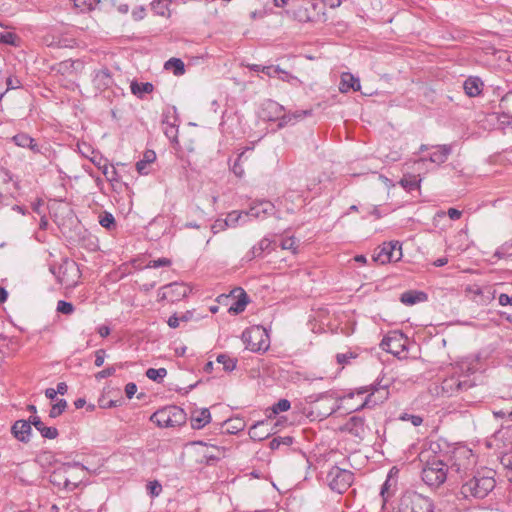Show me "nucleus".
<instances>
[{
    "mask_svg": "<svg viewBox=\"0 0 512 512\" xmlns=\"http://www.w3.org/2000/svg\"><path fill=\"white\" fill-rule=\"evenodd\" d=\"M478 372V359L461 361L453 368L452 374L441 382V395L451 397L474 387L479 378Z\"/></svg>",
    "mask_w": 512,
    "mask_h": 512,
    "instance_id": "f257e3e1",
    "label": "nucleus"
},
{
    "mask_svg": "<svg viewBox=\"0 0 512 512\" xmlns=\"http://www.w3.org/2000/svg\"><path fill=\"white\" fill-rule=\"evenodd\" d=\"M495 487V480L492 476H473L471 479L462 484L459 495L463 499H483Z\"/></svg>",
    "mask_w": 512,
    "mask_h": 512,
    "instance_id": "f03ea898",
    "label": "nucleus"
},
{
    "mask_svg": "<svg viewBox=\"0 0 512 512\" xmlns=\"http://www.w3.org/2000/svg\"><path fill=\"white\" fill-rule=\"evenodd\" d=\"M398 512H434V504L429 497L407 490L400 497Z\"/></svg>",
    "mask_w": 512,
    "mask_h": 512,
    "instance_id": "7ed1b4c3",
    "label": "nucleus"
},
{
    "mask_svg": "<svg viewBox=\"0 0 512 512\" xmlns=\"http://www.w3.org/2000/svg\"><path fill=\"white\" fill-rule=\"evenodd\" d=\"M150 420L160 428L177 427L186 422V413L182 408L171 405L154 412Z\"/></svg>",
    "mask_w": 512,
    "mask_h": 512,
    "instance_id": "20e7f679",
    "label": "nucleus"
},
{
    "mask_svg": "<svg viewBox=\"0 0 512 512\" xmlns=\"http://www.w3.org/2000/svg\"><path fill=\"white\" fill-rule=\"evenodd\" d=\"M448 464L434 456L422 469V480L430 487H439L448 478Z\"/></svg>",
    "mask_w": 512,
    "mask_h": 512,
    "instance_id": "39448f33",
    "label": "nucleus"
},
{
    "mask_svg": "<svg viewBox=\"0 0 512 512\" xmlns=\"http://www.w3.org/2000/svg\"><path fill=\"white\" fill-rule=\"evenodd\" d=\"M245 348L252 352H265L270 345L267 331L262 326H253L242 333Z\"/></svg>",
    "mask_w": 512,
    "mask_h": 512,
    "instance_id": "423d86ee",
    "label": "nucleus"
},
{
    "mask_svg": "<svg viewBox=\"0 0 512 512\" xmlns=\"http://www.w3.org/2000/svg\"><path fill=\"white\" fill-rule=\"evenodd\" d=\"M325 480L332 491L342 494L353 483L354 474L347 469L333 466L328 471Z\"/></svg>",
    "mask_w": 512,
    "mask_h": 512,
    "instance_id": "0eeeda50",
    "label": "nucleus"
},
{
    "mask_svg": "<svg viewBox=\"0 0 512 512\" xmlns=\"http://www.w3.org/2000/svg\"><path fill=\"white\" fill-rule=\"evenodd\" d=\"M449 460L448 473L450 477H452L454 473L459 475L462 473L466 474L475 464L472 451L466 448H459L453 451Z\"/></svg>",
    "mask_w": 512,
    "mask_h": 512,
    "instance_id": "6e6552de",
    "label": "nucleus"
},
{
    "mask_svg": "<svg viewBox=\"0 0 512 512\" xmlns=\"http://www.w3.org/2000/svg\"><path fill=\"white\" fill-rule=\"evenodd\" d=\"M316 8L317 3L314 0H295L287 13L297 21L307 23L313 20Z\"/></svg>",
    "mask_w": 512,
    "mask_h": 512,
    "instance_id": "1a4fd4ad",
    "label": "nucleus"
},
{
    "mask_svg": "<svg viewBox=\"0 0 512 512\" xmlns=\"http://www.w3.org/2000/svg\"><path fill=\"white\" fill-rule=\"evenodd\" d=\"M402 257V248L398 241L384 243L374 254L373 261L380 264H386L392 261H398Z\"/></svg>",
    "mask_w": 512,
    "mask_h": 512,
    "instance_id": "9d476101",
    "label": "nucleus"
},
{
    "mask_svg": "<svg viewBox=\"0 0 512 512\" xmlns=\"http://www.w3.org/2000/svg\"><path fill=\"white\" fill-rule=\"evenodd\" d=\"M388 383L382 384L381 381L374 383L370 386L362 387L358 390V394H364L370 392L365 399L363 406L376 405L383 402L388 398Z\"/></svg>",
    "mask_w": 512,
    "mask_h": 512,
    "instance_id": "9b49d317",
    "label": "nucleus"
},
{
    "mask_svg": "<svg viewBox=\"0 0 512 512\" xmlns=\"http://www.w3.org/2000/svg\"><path fill=\"white\" fill-rule=\"evenodd\" d=\"M275 206L272 202L261 200L254 202L249 210L245 212V217H252L255 219H264L269 215H273Z\"/></svg>",
    "mask_w": 512,
    "mask_h": 512,
    "instance_id": "f8f14e48",
    "label": "nucleus"
},
{
    "mask_svg": "<svg viewBox=\"0 0 512 512\" xmlns=\"http://www.w3.org/2000/svg\"><path fill=\"white\" fill-rule=\"evenodd\" d=\"M92 83L97 92H103L113 84V77L108 68L97 70L93 74Z\"/></svg>",
    "mask_w": 512,
    "mask_h": 512,
    "instance_id": "ddd939ff",
    "label": "nucleus"
},
{
    "mask_svg": "<svg viewBox=\"0 0 512 512\" xmlns=\"http://www.w3.org/2000/svg\"><path fill=\"white\" fill-rule=\"evenodd\" d=\"M284 108L279 103L273 100H267L263 103L261 108V117L267 121H276L279 120L281 122V117L283 116Z\"/></svg>",
    "mask_w": 512,
    "mask_h": 512,
    "instance_id": "4468645a",
    "label": "nucleus"
},
{
    "mask_svg": "<svg viewBox=\"0 0 512 512\" xmlns=\"http://www.w3.org/2000/svg\"><path fill=\"white\" fill-rule=\"evenodd\" d=\"M368 427L365 424V419L360 416H352L344 425V430L348 433L363 439L366 435Z\"/></svg>",
    "mask_w": 512,
    "mask_h": 512,
    "instance_id": "2eb2a0df",
    "label": "nucleus"
},
{
    "mask_svg": "<svg viewBox=\"0 0 512 512\" xmlns=\"http://www.w3.org/2000/svg\"><path fill=\"white\" fill-rule=\"evenodd\" d=\"M31 417L28 421L26 420H17L11 427V432L13 436L21 441V442H28L30 440L31 435Z\"/></svg>",
    "mask_w": 512,
    "mask_h": 512,
    "instance_id": "dca6fc26",
    "label": "nucleus"
},
{
    "mask_svg": "<svg viewBox=\"0 0 512 512\" xmlns=\"http://www.w3.org/2000/svg\"><path fill=\"white\" fill-rule=\"evenodd\" d=\"M249 436L252 440L262 441L268 438L271 434L269 428V419L261 420L253 424L249 429Z\"/></svg>",
    "mask_w": 512,
    "mask_h": 512,
    "instance_id": "f3484780",
    "label": "nucleus"
},
{
    "mask_svg": "<svg viewBox=\"0 0 512 512\" xmlns=\"http://www.w3.org/2000/svg\"><path fill=\"white\" fill-rule=\"evenodd\" d=\"M434 151L430 154L428 160L437 165H441L447 161L452 153V146L448 144L432 146Z\"/></svg>",
    "mask_w": 512,
    "mask_h": 512,
    "instance_id": "a211bd4d",
    "label": "nucleus"
},
{
    "mask_svg": "<svg viewBox=\"0 0 512 512\" xmlns=\"http://www.w3.org/2000/svg\"><path fill=\"white\" fill-rule=\"evenodd\" d=\"M65 474L61 467L54 470L49 477L50 483L56 487L72 491L77 487V484L71 483Z\"/></svg>",
    "mask_w": 512,
    "mask_h": 512,
    "instance_id": "6ab92c4d",
    "label": "nucleus"
},
{
    "mask_svg": "<svg viewBox=\"0 0 512 512\" xmlns=\"http://www.w3.org/2000/svg\"><path fill=\"white\" fill-rule=\"evenodd\" d=\"M210 421L211 414L207 408L193 411L190 417L191 427L193 429H201Z\"/></svg>",
    "mask_w": 512,
    "mask_h": 512,
    "instance_id": "aec40b11",
    "label": "nucleus"
},
{
    "mask_svg": "<svg viewBox=\"0 0 512 512\" xmlns=\"http://www.w3.org/2000/svg\"><path fill=\"white\" fill-rule=\"evenodd\" d=\"M428 296L423 291L409 290L401 294L400 301L404 305L412 306L427 301Z\"/></svg>",
    "mask_w": 512,
    "mask_h": 512,
    "instance_id": "412c9836",
    "label": "nucleus"
},
{
    "mask_svg": "<svg viewBox=\"0 0 512 512\" xmlns=\"http://www.w3.org/2000/svg\"><path fill=\"white\" fill-rule=\"evenodd\" d=\"M483 82L479 77H468L463 84V89L469 97H476L482 93Z\"/></svg>",
    "mask_w": 512,
    "mask_h": 512,
    "instance_id": "4be33fe9",
    "label": "nucleus"
},
{
    "mask_svg": "<svg viewBox=\"0 0 512 512\" xmlns=\"http://www.w3.org/2000/svg\"><path fill=\"white\" fill-rule=\"evenodd\" d=\"M245 212H237L233 211L229 213L225 220H217L215 224L213 225V228H220L223 229L224 227H234L239 222L244 223L246 221Z\"/></svg>",
    "mask_w": 512,
    "mask_h": 512,
    "instance_id": "5701e85b",
    "label": "nucleus"
},
{
    "mask_svg": "<svg viewBox=\"0 0 512 512\" xmlns=\"http://www.w3.org/2000/svg\"><path fill=\"white\" fill-rule=\"evenodd\" d=\"M271 243V240L266 237L261 239L246 253L245 259L247 261H252L255 258L262 257L263 253L270 249Z\"/></svg>",
    "mask_w": 512,
    "mask_h": 512,
    "instance_id": "b1692460",
    "label": "nucleus"
},
{
    "mask_svg": "<svg viewBox=\"0 0 512 512\" xmlns=\"http://www.w3.org/2000/svg\"><path fill=\"white\" fill-rule=\"evenodd\" d=\"M31 423L40 432L43 438L55 439L58 436V430L55 427H47L40 419V417L31 416Z\"/></svg>",
    "mask_w": 512,
    "mask_h": 512,
    "instance_id": "393cba45",
    "label": "nucleus"
},
{
    "mask_svg": "<svg viewBox=\"0 0 512 512\" xmlns=\"http://www.w3.org/2000/svg\"><path fill=\"white\" fill-rule=\"evenodd\" d=\"M471 292L474 294L475 298L474 300L481 305H487L495 298V290L491 287H477L476 289L471 290Z\"/></svg>",
    "mask_w": 512,
    "mask_h": 512,
    "instance_id": "a878e982",
    "label": "nucleus"
},
{
    "mask_svg": "<svg viewBox=\"0 0 512 512\" xmlns=\"http://www.w3.org/2000/svg\"><path fill=\"white\" fill-rule=\"evenodd\" d=\"M12 140L19 147H23V148L27 147L36 153L40 152L39 146L37 145L35 140L32 137H30L28 134L19 133V134L13 136Z\"/></svg>",
    "mask_w": 512,
    "mask_h": 512,
    "instance_id": "bb28decb",
    "label": "nucleus"
},
{
    "mask_svg": "<svg viewBox=\"0 0 512 512\" xmlns=\"http://www.w3.org/2000/svg\"><path fill=\"white\" fill-rule=\"evenodd\" d=\"M103 174L105 175L106 179L111 183L112 189L114 191L121 190V183L118 178V172L116 168L113 165H109L108 163L103 164Z\"/></svg>",
    "mask_w": 512,
    "mask_h": 512,
    "instance_id": "cd10ccee",
    "label": "nucleus"
},
{
    "mask_svg": "<svg viewBox=\"0 0 512 512\" xmlns=\"http://www.w3.org/2000/svg\"><path fill=\"white\" fill-rule=\"evenodd\" d=\"M156 160V153L153 150H146L143 158L136 163V169L139 174H148V166Z\"/></svg>",
    "mask_w": 512,
    "mask_h": 512,
    "instance_id": "c85d7f7f",
    "label": "nucleus"
},
{
    "mask_svg": "<svg viewBox=\"0 0 512 512\" xmlns=\"http://www.w3.org/2000/svg\"><path fill=\"white\" fill-rule=\"evenodd\" d=\"M360 81L350 73H344L341 77L340 91L348 92L350 89L354 91L360 90Z\"/></svg>",
    "mask_w": 512,
    "mask_h": 512,
    "instance_id": "c756f323",
    "label": "nucleus"
},
{
    "mask_svg": "<svg viewBox=\"0 0 512 512\" xmlns=\"http://www.w3.org/2000/svg\"><path fill=\"white\" fill-rule=\"evenodd\" d=\"M312 115V110H299L292 114H283L281 117V122H279V127H284L285 125L296 122L300 119H303L304 117Z\"/></svg>",
    "mask_w": 512,
    "mask_h": 512,
    "instance_id": "7c9ffc66",
    "label": "nucleus"
},
{
    "mask_svg": "<svg viewBox=\"0 0 512 512\" xmlns=\"http://www.w3.org/2000/svg\"><path fill=\"white\" fill-rule=\"evenodd\" d=\"M130 89L132 94L139 98H142L145 93H151L154 89V86L150 82L139 83L137 81H132Z\"/></svg>",
    "mask_w": 512,
    "mask_h": 512,
    "instance_id": "2f4dec72",
    "label": "nucleus"
},
{
    "mask_svg": "<svg viewBox=\"0 0 512 512\" xmlns=\"http://www.w3.org/2000/svg\"><path fill=\"white\" fill-rule=\"evenodd\" d=\"M291 407V403L287 399H280L276 402L271 408L266 410L267 418L271 419L275 417L280 412L288 411Z\"/></svg>",
    "mask_w": 512,
    "mask_h": 512,
    "instance_id": "473e14b6",
    "label": "nucleus"
},
{
    "mask_svg": "<svg viewBox=\"0 0 512 512\" xmlns=\"http://www.w3.org/2000/svg\"><path fill=\"white\" fill-rule=\"evenodd\" d=\"M166 70H172L173 74L176 76H181L185 73V65L184 62L179 58H171L169 59L165 65Z\"/></svg>",
    "mask_w": 512,
    "mask_h": 512,
    "instance_id": "72a5a7b5",
    "label": "nucleus"
},
{
    "mask_svg": "<svg viewBox=\"0 0 512 512\" xmlns=\"http://www.w3.org/2000/svg\"><path fill=\"white\" fill-rule=\"evenodd\" d=\"M163 123V132L164 134L166 135V137L172 141V142H177V138H178V127L175 123H170L168 121V117L165 116V118L163 119L162 121Z\"/></svg>",
    "mask_w": 512,
    "mask_h": 512,
    "instance_id": "f704fd0d",
    "label": "nucleus"
},
{
    "mask_svg": "<svg viewBox=\"0 0 512 512\" xmlns=\"http://www.w3.org/2000/svg\"><path fill=\"white\" fill-rule=\"evenodd\" d=\"M421 179L419 175H404L400 180L401 186L406 190H416L420 188Z\"/></svg>",
    "mask_w": 512,
    "mask_h": 512,
    "instance_id": "c9c22d12",
    "label": "nucleus"
},
{
    "mask_svg": "<svg viewBox=\"0 0 512 512\" xmlns=\"http://www.w3.org/2000/svg\"><path fill=\"white\" fill-rule=\"evenodd\" d=\"M503 114L512 118V92L505 94L499 103Z\"/></svg>",
    "mask_w": 512,
    "mask_h": 512,
    "instance_id": "e433bc0d",
    "label": "nucleus"
},
{
    "mask_svg": "<svg viewBox=\"0 0 512 512\" xmlns=\"http://www.w3.org/2000/svg\"><path fill=\"white\" fill-rule=\"evenodd\" d=\"M247 151H252V149L250 148H247L246 150H244L243 152H241L237 159L235 160L233 166H232V171L233 173L238 176V177H242L243 174H244V169L241 165V163L243 161H246L247 160V156L245 155Z\"/></svg>",
    "mask_w": 512,
    "mask_h": 512,
    "instance_id": "4c0bfd02",
    "label": "nucleus"
},
{
    "mask_svg": "<svg viewBox=\"0 0 512 512\" xmlns=\"http://www.w3.org/2000/svg\"><path fill=\"white\" fill-rule=\"evenodd\" d=\"M145 375L150 380L160 383L167 375V370L165 368H149L147 369Z\"/></svg>",
    "mask_w": 512,
    "mask_h": 512,
    "instance_id": "58836bf2",
    "label": "nucleus"
},
{
    "mask_svg": "<svg viewBox=\"0 0 512 512\" xmlns=\"http://www.w3.org/2000/svg\"><path fill=\"white\" fill-rule=\"evenodd\" d=\"M216 361L223 365L225 371H233L236 368L237 360L229 357L226 354H220L217 356Z\"/></svg>",
    "mask_w": 512,
    "mask_h": 512,
    "instance_id": "ea45409f",
    "label": "nucleus"
},
{
    "mask_svg": "<svg viewBox=\"0 0 512 512\" xmlns=\"http://www.w3.org/2000/svg\"><path fill=\"white\" fill-rule=\"evenodd\" d=\"M152 10L160 16H168L169 8L166 0H155L151 3Z\"/></svg>",
    "mask_w": 512,
    "mask_h": 512,
    "instance_id": "a19ab883",
    "label": "nucleus"
},
{
    "mask_svg": "<svg viewBox=\"0 0 512 512\" xmlns=\"http://www.w3.org/2000/svg\"><path fill=\"white\" fill-rule=\"evenodd\" d=\"M294 439L291 436H279L273 438L270 443L269 447L272 450L278 449L281 445L284 446H290L293 443Z\"/></svg>",
    "mask_w": 512,
    "mask_h": 512,
    "instance_id": "79ce46f5",
    "label": "nucleus"
},
{
    "mask_svg": "<svg viewBox=\"0 0 512 512\" xmlns=\"http://www.w3.org/2000/svg\"><path fill=\"white\" fill-rule=\"evenodd\" d=\"M66 408H67L66 400L59 399L57 401V403L52 405V407L50 409V412H49V417L50 418H57L58 416H60L65 411Z\"/></svg>",
    "mask_w": 512,
    "mask_h": 512,
    "instance_id": "37998d69",
    "label": "nucleus"
},
{
    "mask_svg": "<svg viewBox=\"0 0 512 512\" xmlns=\"http://www.w3.org/2000/svg\"><path fill=\"white\" fill-rule=\"evenodd\" d=\"M280 246L284 250H290L293 253H296L297 250V240L293 236L284 237L281 239Z\"/></svg>",
    "mask_w": 512,
    "mask_h": 512,
    "instance_id": "c03bdc74",
    "label": "nucleus"
},
{
    "mask_svg": "<svg viewBox=\"0 0 512 512\" xmlns=\"http://www.w3.org/2000/svg\"><path fill=\"white\" fill-rule=\"evenodd\" d=\"M19 38L13 32H0V43L17 46Z\"/></svg>",
    "mask_w": 512,
    "mask_h": 512,
    "instance_id": "a18cd8bd",
    "label": "nucleus"
},
{
    "mask_svg": "<svg viewBox=\"0 0 512 512\" xmlns=\"http://www.w3.org/2000/svg\"><path fill=\"white\" fill-rule=\"evenodd\" d=\"M247 303H248L247 295L245 293H243L242 297L239 298L237 301H235L233 303V305H231V307L229 308V311L234 312V313H240V312L244 311Z\"/></svg>",
    "mask_w": 512,
    "mask_h": 512,
    "instance_id": "49530a36",
    "label": "nucleus"
},
{
    "mask_svg": "<svg viewBox=\"0 0 512 512\" xmlns=\"http://www.w3.org/2000/svg\"><path fill=\"white\" fill-rule=\"evenodd\" d=\"M99 223L102 227L111 229L115 226L114 216L111 213L104 212L102 215H100Z\"/></svg>",
    "mask_w": 512,
    "mask_h": 512,
    "instance_id": "de8ad7c7",
    "label": "nucleus"
},
{
    "mask_svg": "<svg viewBox=\"0 0 512 512\" xmlns=\"http://www.w3.org/2000/svg\"><path fill=\"white\" fill-rule=\"evenodd\" d=\"M56 310L64 315H71L74 312V306L70 302L59 300Z\"/></svg>",
    "mask_w": 512,
    "mask_h": 512,
    "instance_id": "09e8293b",
    "label": "nucleus"
},
{
    "mask_svg": "<svg viewBox=\"0 0 512 512\" xmlns=\"http://www.w3.org/2000/svg\"><path fill=\"white\" fill-rule=\"evenodd\" d=\"M261 72L269 77H276V75L279 74H285L286 76H288V72L283 71L282 69L276 66H263L261 68Z\"/></svg>",
    "mask_w": 512,
    "mask_h": 512,
    "instance_id": "8fccbe9b",
    "label": "nucleus"
},
{
    "mask_svg": "<svg viewBox=\"0 0 512 512\" xmlns=\"http://www.w3.org/2000/svg\"><path fill=\"white\" fill-rule=\"evenodd\" d=\"M399 419L402 421H410L415 427L420 426L423 422V418L420 415H413L408 413H403L400 415Z\"/></svg>",
    "mask_w": 512,
    "mask_h": 512,
    "instance_id": "3c124183",
    "label": "nucleus"
},
{
    "mask_svg": "<svg viewBox=\"0 0 512 512\" xmlns=\"http://www.w3.org/2000/svg\"><path fill=\"white\" fill-rule=\"evenodd\" d=\"M512 250V240L504 243L502 246H500L496 252L495 256L498 258H504L507 255L511 254L510 251Z\"/></svg>",
    "mask_w": 512,
    "mask_h": 512,
    "instance_id": "603ef678",
    "label": "nucleus"
},
{
    "mask_svg": "<svg viewBox=\"0 0 512 512\" xmlns=\"http://www.w3.org/2000/svg\"><path fill=\"white\" fill-rule=\"evenodd\" d=\"M147 490L149 491L152 497L158 496L162 491V486L158 481H150L147 484Z\"/></svg>",
    "mask_w": 512,
    "mask_h": 512,
    "instance_id": "864d4df0",
    "label": "nucleus"
},
{
    "mask_svg": "<svg viewBox=\"0 0 512 512\" xmlns=\"http://www.w3.org/2000/svg\"><path fill=\"white\" fill-rule=\"evenodd\" d=\"M355 357H356V355L353 352L348 351L345 353H338L336 355V360L339 364L344 365V364H348L350 359H353Z\"/></svg>",
    "mask_w": 512,
    "mask_h": 512,
    "instance_id": "5fc2aeb1",
    "label": "nucleus"
},
{
    "mask_svg": "<svg viewBox=\"0 0 512 512\" xmlns=\"http://www.w3.org/2000/svg\"><path fill=\"white\" fill-rule=\"evenodd\" d=\"M171 265V260L168 258H158L156 260H151L148 264V267L151 268H159V267H166Z\"/></svg>",
    "mask_w": 512,
    "mask_h": 512,
    "instance_id": "6e6d98bb",
    "label": "nucleus"
},
{
    "mask_svg": "<svg viewBox=\"0 0 512 512\" xmlns=\"http://www.w3.org/2000/svg\"><path fill=\"white\" fill-rule=\"evenodd\" d=\"M115 372H116V367L109 366V367L99 371L98 373H96L95 378L98 380L108 378V377L114 375Z\"/></svg>",
    "mask_w": 512,
    "mask_h": 512,
    "instance_id": "4d7b16f0",
    "label": "nucleus"
},
{
    "mask_svg": "<svg viewBox=\"0 0 512 512\" xmlns=\"http://www.w3.org/2000/svg\"><path fill=\"white\" fill-rule=\"evenodd\" d=\"M106 357V351L104 349H98L95 352V361L94 364L96 367H101L104 364Z\"/></svg>",
    "mask_w": 512,
    "mask_h": 512,
    "instance_id": "13d9d810",
    "label": "nucleus"
},
{
    "mask_svg": "<svg viewBox=\"0 0 512 512\" xmlns=\"http://www.w3.org/2000/svg\"><path fill=\"white\" fill-rule=\"evenodd\" d=\"M498 302H499V305H501V306H507V305L512 306V295L509 296L508 294L501 293L498 297Z\"/></svg>",
    "mask_w": 512,
    "mask_h": 512,
    "instance_id": "bf43d9fd",
    "label": "nucleus"
},
{
    "mask_svg": "<svg viewBox=\"0 0 512 512\" xmlns=\"http://www.w3.org/2000/svg\"><path fill=\"white\" fill-rule=\"evenodd\" d=\"M137 392V386L135 383H128L126 386H125V394L127 396V398L131 399L135 393Z\"/></svg>",
    "mask_w": 512,
    "mask_h": 512,
    "instance_id": "052dcab7",
    "label": "nucleus"
},
{
    "mask_svg": "<svg viewBox=\"0 0 512 512\" xmlns=\"http://www.w3.org/2000/svg\"><path fill=\"white\" fill-rule=\"evenodd\" d=\"M134 20H142L145 16V8L143 6L137 7L132 11Z\"/></svg>",
    "mask_w": 512,
    "mask_h": 512,
    "instance_id": "680f3d73",
    "label": "nucleus"
},
{
    "mask_svg": "<svg viewBox=\"0 0 512 512\" xmlns=\"http://www.w3.org/2000/svg\"><path fill=\"white\" fill-rule=\"evenodd\" d=\"M501 463L505 468L512 470V455L511 454L504 455L501 459Z\"/></svg>",
    "mask_w": 512,
    "mask_h": 512,
    "instance_id": "e2e57ef3",
    "label": "nucleus"
},
{
    "mask_svg": "<svg viewBox=\"0 0 512 512\" xmlns=\"http://www.w3.org/2000/svg\"><path fill=\"white\" fill-rule=\"evenodd\" d=\"M448 216L452 220H458L461 217V211L456 208H449L447 211Z\"/></svg>",
    "mask_w": 512,
    "mask_h": 512,
    "instance_id": "0e129e2a",
    "label": "nucleus"
},
{
    "mask_svg": "<svg viewBox=\"0 0 512 512\" xmlns=\"http://www.w3.org/2000/svg\"><path fill=\"white\" fill-rule=\"evenodd\" d=\"M97 332H98V334H99L101 337L105 338V337L109 336V334H110L111 330H110V327H109V326L101 325V326H99V327L97 328Z\"/></svg>",
    "mask_w": 512,
    "mask_h": 512,
    "instance_id": "69168bd1",
    "label": "nucleus"
},
{
    "mask_svg": "<svg viewBox=\"0 0 512 512\" xmlns=\"http://www.w3.org/2000/svg\"><path fill=\"white\" fill-rule=\"evenodd\" d=\"M231 422L233 423L231 425V428L236 430V431H241L244 429V422L241 420V419H234V420H231Z\"/></svg>",
    "mask_w": 512,
    "mask_h": 512,
    "instance_id": "338daca9",
    "label": "nucleus"
},
{
    "mask_svg": "<svg viewBox=\"0 0 512 512\" xmlns=\"http://www.w3.org/2000/svg\"><path fill=\"white\" fill-rule=\"evenodd\" d=\"M179 323H180V318L176 314L170 316L168 319V325L171 328H177L179 326Z\"/></svg>",
    "mask_w": 512,
    "mask_h": 512,
    "instance_id": "774afa93",
    "label": "nucleus"
}]
</instances>
